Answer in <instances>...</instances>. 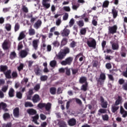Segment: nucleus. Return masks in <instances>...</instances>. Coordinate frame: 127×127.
<instances>
[{
	"label": "nucleus",
	"mask_w": 127,
	"mask_h": 127,
	"mask_svg": "<svg viewBox=\"0 0 127 127\" xmlns=\"http://www.w3.org/2000/svg\"><path fill=\"white\" fill-rule=\"evenodd\" d=\"M50 91L52 95H55V94H56V88L51 87L50 89Z\"/></svg>",
	"instance_id": "nucleus-32"
},
{
	"label": "nucleus",
	"mask_w": 127,
	"mask_h": 127,
	"mask_svg": "<svg viewBox=\"0 0 127 127\" xmlns=\"http://www.w3.org/2000/svg\"><path fill=\"white\" fill-rule=\"evenodd\" d=\"M70 46L71 47V48L76 47V42L72 41L71 43H70Z\"/></svg>",
	"instance_id": "nucleus-56"
},
{
	"label": "nucleus",
	"mask_w": 127,
	"mask_h": 127,
	"mask_svg": "<svg viewBox=\"0 0 127 127\" xmlns=\"http://www.w3.org/2000/svg\"><path fill=\"white\" fill-rule=\"evenodd\" d=\"M119 109H120V107L116 104H113L112 106L111 110H112V112L113 113H116V112H117V111H118V110H119Z\"/></svg>",
	"instance_id": "nucleus-19"
},
{
	"label": "nucleus",
	"mask_w": 127,
	"mask_h": 127,
	"mask_svg": "<svg viewBox=\"0 0 127 127\" xmlns=\"http://www.w3.org/2000/svg\"><path fill=\"white\" fill-rule=\"evenodd\" d=\"M29 34L31 36L34 35V34H35V30L32 28H30L29 29Z\"/></svg>",
	"instance_id": "nucleus-29"
},
{
	"label": "nucleus",
	"mask_w": 127,
	"mask_h": 127,
	"mask_svg": "<svg viewBox=\"0 0 127 127\" xmlns=\"http://www.w3.org/2000/svg\"><path fill=\"white\" fill-rule=\"evenodd\" d=\"M8 95L9 97H13V96H14V90L12 88H10L9 91Z\"/></svg>",
	"instance_id": "nucleus-27"
},
{
	"label": "nucleus",
	"mask_w": 127,
	"mask_h": 127,
	"mask_svg": "<svg viewBox=\"0 0 127 127\" xmlns=\"http://www.w3.org/2000/svg\"><path fill=\"white\" fill-rule=\"evenodd\" d=\"M61 51H62L63 53L65 54V56L66 54H68V53L70 52V49L67 47L64 48V49L63 50H61Z\"/></svg>",
	"instance_id": "nucleus-25"
},
{
	"label": "nucleus",
	"mask_w": 127,
	"mask_h": 127,
	"mask_svg": "<svg viewBox=\"0 0 127 127\" xmlns=\"http://www.w3.org/2000/svg\"><path fill=\"white\" fill-rule=\"evenodd\" d=\"M47 0H43L42 1V5L43 7H45V8H46L47 9L49 8L50 7V3L47 2Z\"/></svg>",
	"instance_id": "nucleus-9"
},
{
	"label": "nucleus",
	"mask_w": 127,
	"mask_h": 127,
	"mask_svg": "<svg viewBox=\"0 0 127 127\" xmlns=\"http://www.w3.org/2000/svg\"><path fill=\"white\" fill-rule=\"evenodd\" d=\"M14 30H15V32H16L19 30V24H18V23H16L15 24V27H14Z\"/></svg>",
	"instance_id": "nucleus-59"
},
{
	"label": "nucleus",
	"mask_w": 127,
	"mask_h": 127,
	"mask_svg": "<svg viewBox=\"0 0 127 127\" xmlns=\"http://www.w3.org/2000/svg\"><path fill=\"white\" fill-rule=\"evenodd\" d=\"M33 120L32 121L35 123L36 125H39V123L37 122V120L39 119V116L38 115H36L35 116L32 117Z\"/></svg>",
	"instance_id": "nucleus-22"
},
{
	"label": "nucleus",
	"mask_w": 127,
	"mask_h": 127,
	"mask_svg": "<svg viewBox=\"0 0 127 127\" xmlns=\"http://www.w3.org/2000/svg\"><path fill=\"white\" fill-rule=\"evenodd\" d=\"M101 106L102 108H107L108 107V102L105 101V100L103 97H101Z\"/></svg>",
	"instance_id": "nucleus-12"
},
{
	"label": "nucleus",
	"mask_w": 127,
	"mask_h": 127,
	"mask_svg": "<svg viewBox=\"0 0 127 127\" xmlns=\"http://www.w3.org/2000/svg\"><path fill=\"white\" fill-rule=\"evenodd\" d=\"M52 50V47L50 45L47 46V52H50Z\"/></svg>",
	"instance_id": "nucleus-51"
},
{
	"label": "nucleus",
	"mask_w": 127,
	"mask_h": 127,
	"mask_svg": "<svg viewBox=\"0 0 127 127\" xmlns=\"http://www.w3.org/2000/svg\"><path fill=\"white\" fill-rule=\"evenodd\" d=\"M65 69L66 70V75H67V76H70V75L71 74V72L70 71V68H68L66 67L65 68Z\"/></svg>",
	"instance_id": "nucleus-53"
},
{
	"label": "nucleus",
	"mask_w": 127,
	"mask_h": 127,
	"mask_svg": "<svg viewBox=\"0 0 127 127\" xmlns=\"http://www.w3.org/2000/svg\"><path fill=\"white\" fill-rule=\"evenodd\" d=\"M27 113H28L29 115L33 116V115H36V113H37V112L33 109H29L27 110Z\"/></svg>",
	"instance_id": "nucleus-16"
},
{
	"label": "nucleus",
	"mask_w": 127,
	"mask_h": 127,
	"mask_svg": "<svg viewBox=\"0 0 127 127\" xmlns=\"http://www.w3.org/2000/svg\"><path fill=\"white\" fill-rule=\"evenodd\" d=\"M72 8L73 9V10H77L79 7V5H75L72 3Z\"/></svg>",
	"instance_id": "nucleus-45"
},
{
	"label": "nucleus",
	"mask_w": 127,
	"mask_h": 127,
	"mask_svg": "<svg viewBox=\"0 0 127 127\" xmlns=\"http://www.w3.org/2000/svg\"><path fill=\"white\" fill-rule=\"evenodd\" d=\"M40 117L41 118V119H42L43 121H44L45 120H46V116L44 115V114H41L40 115Z\"/></svg>",
	"instance_id": "nucleus-62"
},
{
	"label": "nucleus",
	"mask_w": 127,
	"mask_h": 127,
	"mask_svg": "<svg viewBox=\"0 0 127 127\" xmlns=\"http://www.w3.org/2000/svg\"><path fill=\"white\" fill-rule=\"evenodd\" d=\"M51 106H52V104L50 103H48L47 104H45V108L46 111H49V110L51 109Z\"/></svg>",
	"instance_id": "nucleus-28"
},
{
	"label": "nucleus",
	"mask_w": 127,
	"mask_h": 127,
	"mask_svg": "<svg viewBox=\"0 0 127 127\" xmlns=\"http://www.w3.org/2000/svg\"><path fill=\"white\" fill-rule=\"evenodd\" d=\"M121 103H122V97H121L120 96H118L117 99L115 102V105L119 106V105H120V104H121Z\"/></svg>",
	"instance_id": "nucleus-24"
},
{
	"label": "nucleus",
	"mask_w": 127,
	"mask_h": 127,
	"mask_svg": "<svg viewBox=\"0 0 127 127\" xmlns=\"http://www.w3.org/2000/svg\"><path fill=\"white\" fill-rule=\"evenodd\" d=\"M69 16V15L68 13H66L64 16H63V19L64 20H67L68 19V17Z\"/></svg>",
	"instance_id": "nucleus-60"
},
{
	"label": "nucleus",
	"mask_w": 127,
	"mask_h": 127,
	"mask_svg": "<svg viewBox=\"0 0 127 127\" xmlns=\"http://www.w3.org/2000/svg\"><path fill=\"white\" fill-rule=\"evenodd\" d=\"M62 22V21H61V18L58 19L56 21V24L57 25V26H59L60 24H61V23Z\"/></svg>",
	"instance_id": "nucleus-43"
},
{
	"label": "nucleus",
	"mask_w": 127,
	"mask_h": 127,
	"mask_svg": "<svg viewBox=\"0 0 127 127\" xmlns=\"http://www.w3.org/2000/svg\"><path fill=\"white\" fill-rule=\"evenodd\" d=\"M15 57H16V53H15V52H11L10 54V58L11 59H13L14 58H15Z\"/></svg>",
	"instance_id": "nucleus-34"
},
{
	"label": "nucleus",
	"mask_w": 127,
	"mask_h": 127,
	"mask_svg": "<svg viewBox=\"0 0 127 127\" xmlns=\"http://www.w3.org/2000/svg\"><path fill=\"white\" fill-rule=\"evenodd\" d=\"M4 74L7 79H10L11 78V70H8L4 72Z\"/></svg>",
	"instance_id": "nucleus-17"
},
{
	"label": "nucleus",
	"mask_w": 127,
	"mask_h": 127,
	"mask_svg": "<svg viewBox=\"0 0 127 127\" xmlns=\"http://www.w3.org/2000/svg\"><path fill=\"white\" fill-rule=\"evenodd\" d=\"M109 3H110V1H109L108 0H106L104 1V2L103 3V7H108Z\"/></svg>",
	"instance_id": "nucleus-36"
},
{
	"label": "nucleus",
	"mask_w": 127,
	"mask_h": 127,
	"mask_svg": "<svg viewBox=\"0 0 127 127\" xmlns=\"http://www.w3.org/2000/svg\"><path fill=\"white\" fill-rule=\"evenodd\" d=\"M40 89V84H37L35 87H34V90L35 91H38Z\"/></svg>",
	"instance_id": "nucleus-63"
},
{
	"label": "nucleus",
	"mask_w": 127,
	"mask_h": 127,
	"mask_svg": "<svg viewBox=\"0 0 127 127\" xmlns=\"http://www.w3.org/2000/svg\"><path fill=\"white\" fill-rule=\"evenodd\" d=\"M123 89H124L125 91H127V83H125L122 87Z\"/></svg>",
	"instance_id": "nucleus-64"
},
{
	"label": "nucleus",
	"mask_w": 127,
	"mask_h": 127,
	"mask_svg": "<svg viewBox=\"0 0 127 127\" xmlns=\"http://www.w3.org/2000/svg\"><path fill=\"white\" fill-rule=\"evenodd\" d=\"M79 82L81 83V84H83V83H87V78L83 76L81 77L79 79Z\"/></svg>",
	"instance_id": "nucleus-26"
},
{
	"label": "nucleus",
	"mask_w": 127,
	"mask_h": 127,
	"mask_svg": "<svg viewBox=\"0 0 127 127\" xmlns=\"http://www.w3.org/2000/svg\"><path fill=\"white\" fill-rule=\"evenodd\" d=\"M112 12L114 18H116L117 17V15H118V12H117V11L115 9H113L112 10Z\"/></svg>",
	"instance_id": "nucleus-46"
},
{
	"label": "nucleus",
	"mask_w": 127,
	"mask_h": 127,
	"mask_svg": "<svg viewBox=\"0 0 127 127\" xmlns=\"http://www.w3.org/2000/svg\"><path fill=\"white\" fill-rule=\"evenodd\" d=\"M68 124L70 127H73L76 125V120L74 118L71 119L68 121Z\"/></svg>",
	"instance_id": "nucleus-15"
},
{
	"label": "nucleus",
	"mask_w": 127,
	"mask_h": 127,
	"mask_svg": "<svg viewBox=\"0 0 127 127\" xmlns=\"http://www.w3.org/2000/svg\"><path fill=\"white\" fill-rule=\"evenodd\" d=\"M3 118L4 120H6V119H9V118H10V116L9 115L8 113H5L3 115Z\"/></svg>",
	"instance_id": "nucleus-42"
},
{
	"label": "nucleus",
	"mask_w": 127,
	"mask_h": 127,
	"mask_svg": "<svg viewBox=\"0 0 127 127\" xmlns=\"http://www.w3.org/2000/svg\"><path fill=\"white\" fill-rule=\"evenodd\" d=\"M72 61H73V58L71 57H69L66 58L65 61H63L61 62L62 65L64 66H66V65H70L71 63H72Z\"/></svg>",
	"instance_id": "nucleus-2"
},
{
	"label": "nucleus",
	"mask_w": 127,
	"mask_h": 127,
	"mask_svg": "<svg viewBox=\"0 0 127 127\" xmlns=\"http://www.w3.org/2000/svg\"><path fill=\"white\" fill-rule=\"evenodd\" d=\"M57 62L56 61H52L50 63V65L51 67H55L56 66Z\"/></svg>",
	"instance_id": "nucleus-38"
},
{
	"label": "nucleus",
	"mask_w": 127,
	"mask_h": 127,
	"mask_svg": "<svg viewBox=\"0 0 127 127\" xmlns=\"http://www.w3.org/2000/svg\"><path fill=\"white\" fill-rule=\"evenodd\" d=\"M8 44V43L7 42V41L5 40L4 41V42L2 44L3 49H4V50H6V49H8V46L7 45Z\"/></svg>",
	"instance_id": "nucleus-21"
},
{
	"label": "nucleus",
	"mask_w": 127,
	"mask_h": 127,
	"mask_svg": "<svg viewBox=\"0 0 127 127\" xmlns=\"http://www.w3.org/2000/svg\"><path fill=\"white\" fill-rule=\"evenodd\" d=\"M7 107V105H6V104L4 103L3 102H1L0 103V110L1 109H2L4 112H7L8 110L6 109V107Z\"/></svg>",
	"instance_id": "nucleus-14"
},
{
	"label": "nucleus",
	"mask_w": 127,
	"mask_h": 127,
	"mask_svg": "<svg viewBox=\"0 0 127 127\" xmlns=\"http://www.w3.org/2000/svg\"><path fill=\"white\" fill-rule=\"evenodd\" d=\"M16 97L18 99H21L22 98V94L20 92H18L16 93Z\"/></svg>",
	"instance_id": "nucleus-50"
},
{
	"label": "nucleus",
	"mask_w": 127,
	"mask_h": 127,
	"mask_svg": "<svg viewBox=\"0 0 127 127\" xmlns=\"http://www.w3.org/2000/svg\"><path fill=\"white\" fill-rule=\"evenodd\" d=\"M86 31L87 30H86V28H83L80 30V33L84 35V34H86Z\"/></svg>",
	"instance_id": "nucleus-49"
},
{
	"label": "nucleus",
	"mask_w": 127,
	"mask_h": 127,
	"mask_svg": "<svg viewBox=\"0 0 127 127\" xmlns=\"http://www.w3.org/2000/svg\"><path fill=\"white\" fill-rule=\"evenodd\" d=\"M108 29L109 33H111V34L117 33V30H118V26L115 25L113 26L109 27Z\"/></svg>",
	"instance_id": "nucleus-3"
},
{
	"label": "nucleus",
	"mask_w": 127,
	"mask_h": 127,
	"mask_svg": "<svg viewBox=\"0 0 127 127\" xmlns=\"http://www.w3.org/2000/svg\"><path fill=\"white\" fill-rule=\"evenodd\" d=\"M27 56V52L25 50H22L20 52V56L21 58H24Z\"/></svg>",
	"instance_id": "nucleus-23"
},
{
	"label": "nucleus",
	"mask_w": 127,
	"mask_h": 127,
	"mask_svg": "<svg viewBox=\"0 0 127 127\" xmlns=\"http://www.w3.org/2000/svg\"><path fill=\"white\" fill-rule=\"evenodd\" d=\"M88 88V83H86L85 85H83L81 87V90L82 91H86Z\"/></svg>",
	"instance_id": "nucleus-33"
},
{
	"label": "nucleus",
	"mask_w": 127,
	"mask_h": 127,
	"mask_svg": "<svg viewBox=\"0 0 127 127\" xmlns=\"http://www.w3.org/2000/svg\"><path fill=\"white\" fill-rule=\"evenodd\" d=\"M95 18H97V16L93 17V19L92 22L93 25H94V26H97V25L98 24V22H97V21H96Z\"/></svg>",
	"instance_id": "nucleus-37"
},
{
	"label": "nucleus",
	"mask_w": 127,
	"mask_h": 127,
	"mask_svg": "<svg viewBox=\"0 0 127 127\" xmlns=\"http://www.w3.org/2000/svg\"><path fill=\"white\" fill-rule=\"evenodd\" d=\"M61 34L62 36H68L70 34V30L66 28H64L61 32Z\"/></svg>",
	"instance_id": "nucleus-6"
},
{
	"label": "nucleus",
	"mask_w": 127,
	"mask_h": 127,
	"mask_svg": "<svg viewBox=\"0 0 127 127\" xmlns=\"http://www.w3.org/2000/svg\"><path fill=\"white\" fill-rule=\"evenodd\" d=\"M42 22L40 20H38L34 25V27L36 28V29H38L40 26H41Z\"/></svg>",
	"instance_id": "nucleus-18"
},
{
	"label": "nucleus",
	"mask_w": 127,
	"mask_h": 127,
	"mask_svg": "<svg viewBox=\"0 0 127 127\" xmlns=\"http://www.w3.org/2000/svg\"><path fill=\"white\" fill-rule=\"evenodd\" d=\"M53 45L55 46V47H59V46L60 45V43L58 41H55L53 43Z\"/></svg>",
	"instance_id": "nucleus-40"
},
{
	"label": "nucleus",
	"mask_w": 127,
	"mask_h": 127,
	"mask_svg": "<svg viewBox=\"0 0 127 127\" xmlns=\"http://www.w3.org/2000/svg\"><path fill=\"white\" fill-rule=\"evenodd\" d=\"M8 89V86H4L2 87L1 91L3 92L4 93H5L6 91H7V89Z\"/></svg>",
	"instance_id": "nucleus-44"
},
{
	"label": "nucleus",
	"mask_w": 127,
	"mask_h": 127,
	"mask_svg": "<svg viewBox=\"0 0 127 127\" xmlns=\"http://www.w3.org/2000/svg\"><path fill=\"white\" fill-rule=\"evenodd\" d=\"M32 101L33 103H37V102H39V101H40L39 95H38V94L34 95L33 97Z\"/></svg>",
	"instance_id": "nucleus-11"
},
{
	"label": "nucleus",
	"mask_w": 127,
	"mask_h": 127,
	"mask_svg": "<svg viewBox=\"0 0 127 127\" xmlns=\"http://www.w3.org/2000/svg\"><path fill=\"white\" fill-rule=\"evenodd\" d=\"M6 70H7V66L6 65H1L0 66V71L1 72H4L6 71Z\"/></svg>",
	"instance_id": "nucleus-30"
},
{
	"label": "nucleus",
	"mask_w": 127,
	"mask_h": 127,
	"mask_svg": "<svg viewBox=\"0 0 127 127\" xmlns=\"http://www.w3.org/2000/svg\"><path fill=\"white\" fill-rule=\"evenodd\" d=\"M87 44L89 47H96V41L93 38H89L87 41Z\"/></svg>",
	"instance_id": "nucleus-1"
},
{
	"label": "nucleus",
	"mask_w": 127,
	"mask_h": 127,
	"mask_svg": "<svg viewBox=\"0 0 127 127\" xmlns=\"http://www.w3.org/2000/svg\"><path fill=\"white\" fill-rule=\"evenodd\" d=\"M5 28L7 30H8V31H9V30H10L11 28V26L10 25V24H6L5 26Z\"/></svg>",
	"instance_id": "nucleus-58"
},
{
	"label": "nucleus",
	"mask_w": 127,
	"mask_h": 127,
	"mask_svg": "<svg viewBox=\"0 0 127 127\" xmlns=\"http://www.w3.org/2000/svg\"><path fill=\"white\" fill-rule=\"evenodd\" d=\"M38 43H39V40H34L33 41L32 45L35 50H37V48H38Z\"/></svg>",
	"instance_id": "nucleus-8"
},
{
	"label": "nucleus",
	"mask_w": 127,
	"mask_h": 127,
	"mask_svg": "<svg viewBox=\"0 0 127 127\" xmlns=\"http://www.w3.org/2000/svg\"><path fill=\"white\" fill-rule=\"evenodd\" d=\"M77 23L80 27H83L84 26V22L83 21L79 20L77 22Z\"/></svg>",
	"instance_id": "nucleus-41"
},
{
	"label": "nucleus",
	"mask_w": 127,
	"mask_h": 127,
	"mask_svg": "<svg viewBox=\"0 0 127 127\" xmlns=\"http://www.w3.org/2000/svg\"><path fill=\"white\" fill-rule=\"evenodd\" d=\"M67 44V39L64 38L62 41V45H66Z\"/></svg>",
	"instance_id": "nucleus-54"
},
{
	"label": "nucleus",
	"mask_w": 127,
	"mask_h": 127,
	"mask_svg": "<svg viewBox=\"0 0 127 127\" xmlns=\"http://www.w3.org/2000/svg\"><path fill=\"white\" fill-rule=\"evenodd\" d=\"M26 31H21L19 34V36L18 37V40L19 41L20 40H22L24 38H25V37L26 36Z\"/></svg>",
	"instance_id": "nucleus-5"
},
{
	"label": "nucleus",
	"mask_w": 127,
	"mask_h": 127,
	"mask_svg": "<svg viewBox=\"0 0 127 127\" xmlns=\"http://www.w3.org/2000/svg\"><path fill=\"white\" fill-rule=\"evenodd\" d=\"M64 10H65V11H71V8H70L68 6H65L63 7Z\"/></svg>",
	"instance_id": "nucleus-48"
},
{
	"label": "nucleus",
	"mask_w": 127,
	"mask_h": 127,
	"mask_svg": "<svg viewBox=\"0 0 127 127\" xmlns=\"http://www.w3.org/2000/svg\"><path fill=\"white\" fill-rule=\"evenodd\" d=\"M25 107L26 108H27L29 107L30 108H31V107H33V104L30 102H25Z\"/></svg>",
	"instance_id": "nucleus-31"
},
{
	"label": "nucleus",
	"mask_w": 127,
	"mask_h": 127,
	"mask_svg": "<svg viewBox=\"0 0 127 127\" xmlns=\"http://www.w3.org/2000/svg\"><path fill=\"white\" fill-rule=\"evenodd\" d=\"M35 73H36V75H40V73H41V70H40L39 67H37L35 69Z\"/></svg>",
	"instance_id": "nucleus-35"
},
{
	"label": "nucleus",
	"mask_w": 127,
	"mask_h": 127,
	"mask_svg": "<svg viewBox=\"0 0 127 127\" xmlns=\"http://www.w3.org/2000/svg\"><path fill=\"white\" fill-rule=\"evenodd\" d=\"M28 82V78H24L23 80L22 81L21 83L23 85H26V83Z\"/></svg>",
	"instance_id": "nucleus-47"
},
{
	"label": "nucleus",
	"mask_w": 127,
	"mask_h": 127,
	"mask_svg": "<svg viewBox=\"0 0 127 127\" xmlns=\"http://www.w3.org/2000/svg\"><path fill=\"white\" fill-rule=\"evenodd\" d=\"M13 115L15 118H18L19 117V109L16 108L13 110Z\"/></svg>",
	"instance_id": "nucleus-10"
},
{
	"label": "nucleus",
	"mask_w": 127,
	"mask_h": 127,
	"mask_svg": "<svg viewBox=\"0 0 127 127\" xmlns=\"http://www.w3.org/2000/svg\"><path fill=\"white\" fill-rule=\"evenodd\" d=\"M38 108H40V109H42V108H44L45 107V103H39L38 105Z\"/></svg>",
	"instance_id": "nucleus-57"
},
{
	"label": "nucleus",
	"mask_w": 127,
	"mask_h": 127,
	"mask_svg": "<svg viewBox=\"0 0 127 127\" xmlns=\"http://www.w3.org/2000/svg\"><path fill=\"white\" fill-rule=\"evenodd\" d=\"M112 47L113 50H119V44L117 43H114L112 45Z\"/></svg>",
	"instance_id": "nucleus-20"
},
{
	"label": "nucleus",
	"mask_w": 127,
	"mask_h": 127,
	"mask_svg": "<svg viewBox=\"0 0 127 127\" xmlns=\"http://www.w3.org/2000/svg\"><path fill=\"white\" fill-rule=\"evenodd\" d=\"M102 118L103 121H108L109 116L108 115H105L102 116Z\"/></svg>",
	"instance_id": "nucleus-52"
},
{
	"label": "nucleus",
	"mask_w": 127,
	"mask_h": 127,
	"mask_svg": "<svg viewBox=\"0 0 127 127\" xmlns=\"http://www.w3.org/2000/svg\"><path fill=\"white\" fill-rule=\"evenodd\" d=\"M74 19L72 18L69 22V26H70V27H72V26H73V25H74Z\"/></svg>",
	"instance_id": "nucleus-55"
},
{
	"label": "nucleus",
	"mask_w": 127,
	"mask_h": 127,
	"mask_svg": "<svg viewBox=\"0 0 127 127\" xmlns=\"http://www.w3.org/2000/svg\"><path fill=\"white\" fill-rule=\"evenodd\" d=\"M106 80V74L104 73H101L100 75L99 79L98 82L100 85L104 84V81Z\"/></svg>",
	"instance_id": "nucleus-4"
},
{
	"label": "nucleus",
	"mask_w": 127,
	"mask_h": 127,
	"mask_svg": "<svg viewBox=\"0 0 127 127\" xmlns=\"http://www.w3.org/2000/svg\"><path fill=\"white\" fill-rule=\"evenodd\" d=\"M41 81H46L47 80V76L46 75H43L41 77Z\"/></svg>",
	"instance_id": "nucleus-61"
},
{
	"label": "nucleus",
	"mask_w": 127,
	"mask_h": 127,
	"mask_svg": "<svg viewBox=\"0 0 127 127\" xmlns=\"http://www.w3.org/2000/svg\"><path fill=\"white\" fill-rule=\"evenodd\" d=\"M120 113L121 115H123V118H126L127 116V112L124 109V108H123V106H121L120 107Z\"/></svg>",
	"instance_id": "nucleus-13"
},
{
	"label": "nucleus",
	"mask_w": 127,
	"mask_h": 127,
	"mask_svg": "<svg viewBox=\"0 0 127 127\" xmlns=\"http://www.w3.org/2000/svg\"><path fill=\"white\" fill-rule=\"evenodd\" d=\"M22 9L24 12L27 13L28 12V8L25 5L22 6Z\"/></svg>",
	"instance_id": "nucleus-39"
},
{
	"label": "nucleus",
	"mask_w": 127,
	"mask_h": 127,
	"mask_svg": "<svg viewBox=\"0 0 127 127\" xmlns=\"http://www.w3.org/2000/svg\"><path fill=\"white\" fill-rule=\"evenodd\" d=\"M66 56L62 50L60 51V52L58 53V55H56V57L57 59H59L60 60L63 59L64 57H65Z\"/></svg>",
	"instance_id": "nucleus-7"
}]
</instances>
